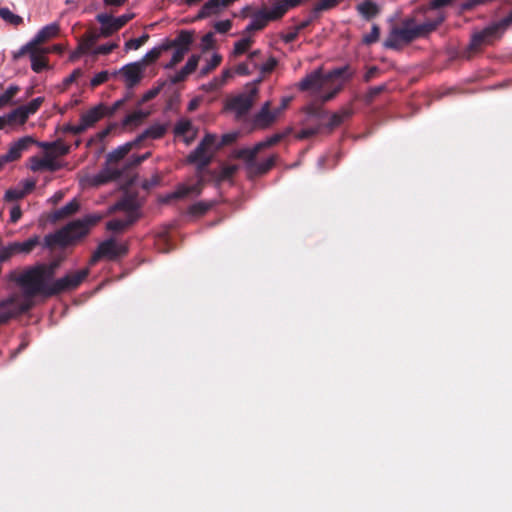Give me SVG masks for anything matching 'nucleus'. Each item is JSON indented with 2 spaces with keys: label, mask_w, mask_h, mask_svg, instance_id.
<instances>
[{
  "label": "nucleus",
  "mask_w": 512,
  "mask_h": 512,
  "mask_svg": "<svg viewBox=\"0 0 512 512\" xmlns=\"http://www.w3.org/2000/svg\"><path fill=\"white\" fill-rule=\"evenodd\" d=\"M45 268L38 266H30L23 271L12 270L7 275L10 282L18 285L25 296V300L31 301V298L37 295L51 297V283L44 276Z\"/></svg>",
  "instance_id": "obj_1"
},
{
  "label": "nucleus",
  "mask_w": 512,
  "mask_h": 512,
  "mask_svg": "<svg viewBox=\"0 0 512 512\" xmlns=\"http://www.w3.org/2000/svg\"><path fill=\"white\" fill-rule=\"evenodd\" d=\"M101 219L98 215H88L83 219L71 221L63 228L45 236L44 245L47 248L56 246L66 247L88 234L89 229Z\"/></svg>",
  "instance_id": "obj_2"
},
{
  "label": "nucleus",
  "mask_w": 512,
  "mask_h": 512,
  "mask_svg": "<svg viewBox=\"0 0 512 512\" xmlns=\"http://www.w3.org/2000/svg\"><path fill=\"white\" fill-rule=\"evenodd\" d=\"M444 20V13L439 11L433 17L427 16L426 20L421 24H416L413 18H408L403 22L402 27L397 28V33L403 43H410L436 30Z\"/></svg>",
  "instance_id": "obj_3"
},
{
  "label": "nucleus",
  "mask_w": 512,
  "mask_h": 512,
  "mask_svg": "<svg viewBox=\"0 0 512 512\" xmlns=\"http://www.w3.org/2000/svg\"><path fill=\"white\" fill-rule=\"evenodd\" d=\"M136 146L138 145L136 144L135 140H133L117 147L108 153L107 165L97 175L94 176L93 183L98 186L119 179L122 175V171L116 167H113L112 164L122 160L132 150V148Z\"/></svg>",
  "instance_id": "obj_4"
},
{
  "label": "nucleus",
  "mask_w": 512,
  "mask_h": 512,
  "mask_svg": "<svg viewBox=\"0 0 512 512\" xmlns=\"http://www.w3.org/2000/svg\"><path fill=\"white\" fill-rule=\"evenodd\" d=\"M194 36V31L181 30L174 39L166 38L162 41V49L165 52L174 49L171 60L165 65L166 69L174 68L184 59L185 55L191 50Z\"/></svg>",
  "instance_id": "obj_5"
},
{
  "label": "nucleus",
  "mask_w": 512,
  "mask_h": 512,
  "mask_svg": "<svg viewBox=\"0 0 512 512\" xmlns=\"http://www.w3.org/2000/svg\"><path fill=\"white\" fill-rule=\"evenodd\" d=\"M352 75L353 72L350 71V67L348 65L336 68L327 73L326 75H323L321 70L318 69L312 72L311 74L307 75L305 78H303L299 82L298 88L301 91L320 90L326 85V83L335 78H342L344 80H348L352 77Z\"/></svg>",
  "instance_id": "obj_6"
},
{
  "label": "nucleus",
  "mask_w": 512,
  "mask_h": 512,
  "mask_svg": "<svg viewBox=\"0 0 512 512\" xmlns=\"http://www.w3.org/2000/svg\"><path fill=\"white\" fill-rule=\"evenodd\" d=\"M128 247L126 244H118L114 239H107L101 242L96 251L92 254L89 265L93 266L103 258L108 260H116L126 255Z\"/></svg>",
  "instance_id": "obj_7"
},
{
  "label": "nucleus",
  "mask_w": 512,
  "mask_h": 512,
  "mask_svg": "<svg viewBox=\"0 0 512 512\" xmlns=\"http://www.w3.org/2000/svg\"><path fill=\"white\" fill-rule=\"evenodd\" d=\"M89 275V268L71 272L51 283V296L61 294L65 291H71L80 286V284Z\"/></svg>",
  "instance_id": "obj_8"
},
{
  "label": "nucleus",
  "mask_w": 512,
  "mask_h": 512,
  "mask_svg": "<svg viewBox=\"0 0 512 512\" xmlns=\"http://www.w3.org/2000/svg\"><path fill=\"white\" fill-rule=\"evenodd\" d=\"M31 307V301H20L16 296H11L0 301V325L7 323L10 319L18 315L26 313Z\"/></svg>",
  "instance_id": "obj_9"
},
{
  "label": "nucleus",
  "mask_w": 512,
  "mask_h": 512,
  "mask_svg": "<svg viewBox=\"0 0 512 512\" xmlns=\"http://www.w3.org/2000/svg\"><path fill=\"white\" fill-rule=\"evenodd\" d=\"M501 35V32L494 23L483 30L474 33L467 49V58H470L473 54L479 52L484 45L490 44L493 40L500 38Z\"/></svg>",
  "instance_id": "obj_10"
},
{
  "label": "nucleus",
  "mask_w": 512,
  "mask_h": 512,
  "mask_svg": "<svg viewBox=\"0 0 512 512\" xmlns=\"http://www.w3.org/2000/svg\"><path fill=\"white\" fill-rule=\"evenodd\" d=\"M258 93L256 83L247 86V91L235 96L227 103V108L234 111L237 117H242L251 109Z\"/></svg>",
  "instance_id": "obj_11"
},
{
  "label": "nucleus",
  "mask_w": 512,
  "mask_h": 512,
  "mask_svg": "<svg viewBox=\"0 0 512 512\" xmlns=\"http://www.w3.org/2000/svg\"><path fill=\"white\" fill-rule=\"evenodd\" d=\"M217 136L215 134L207 133L198 146L188 155L187 162H195L199 160L210 159L212 156L208 153V150L215 146Z\"/></svg>",
  "instance_id": "obj_12"
},
{
  "label": "nucleus",
  "mask_w": 512,
  "mask_h": 512,
  "mask_svg": "<svg viewBox=\"0 0 512 512\" xmlns=\"http://www.w3.org/2000/svg\"><path fill=\"white\" fill-rule=\"evenodd\" d=\"M279 115V110H270V102L267 101L263 104L260 111L256 113L253 117L252 124L255 129H265L271 126L277 116Z\"/></svg>",
  "instance_id": "obj_13"
},
{
  "label": "nucleus",
  "mask_w": 512,
  "mask_h": 512,
  "mask_svg": "<svg viewBox=\"0 0 512 512\" xmlns=\"http://www.w3.org/2000/svg\"><path fill=\"white\" fill-rule=\"evenodd\" d=\"M33 144H38L33 137L24 136L10 145L5 156L9 162L17 161L21 158L23 152L27 151Z\"/></svg>",
  "instance_id": "obj_14"
},
{
  "label": "nucleus",
  "mask_w": 512,
  "mask_h": 512,
  "mask_svg": "<svg viewBox=\"0 0 512 512\" xmlns=\"http://www.w3.org/2000/svg\"><path fill=\"white\" fill-rule=\"evenodd\" d=\"M108 107L104 104H99L88 111L82 113L80 117V122L87 130L89 127H92L95 123L101 120L104 116L107 115Z\"/></svg>",
  "instance_id": "obj_15"
},
{
  "label": "nucleus",
  "mask_w": 512,
  "mask_h": 512,
  "mask_svg": "<svg viewBox=\"0 0 512 512\" xmlns=\"http://www.w3.org/2000/svg\"><path fill=\"white\" fill-rule=\"evenodd\" d=\"M121 73L125 78L127 88L131 89L142 79V64L140 62L127 64L121 69Z\"/></svg>",
  "instance_id": "obj_16"
},
{
  "label": "nucleus",
  "mask_w": 512,
  "mask_h": 512,
  "mask_svg": "<svg viewBox=\"0 0 512 512\" xmlns=\"http://www.w3.org/2000/svg\"><path fill=\"white\" fill-rule=\"evenodd\" d=\"M205 182V177H200V179L197 178L196 183L192 185H180L168 196V199H181L188 196L189 194L199 195L203 190Z\"/></svg>",
  "instance_id": "obj_17"
},
{
  "label": "nucleus",
  "mask_w": 512,
  "mask_h": 512,
  "mask_svg": "<svg viewBox=\"0 0 512 512\" xmlns=\"http://www.w3.org/2000/svg\"><path fill=\"white\" fill-rule=\"evenodd\" d=\"M97 22L101 25V35L103 38L112 36L114 33L120 30L118 27L115 17L107 13H100L96 16Z\"/></svg>",
  "instance_id": "obj_18"
},
{
  "label": "nucleus",
  "mask_w": 512,
  "mask_h": 512,
  "mask_svg": "<svg viewBox=\"0 0 512 512\" xmlns=\"http://www.w3.org/2000/svg\"><path fill=\"white\" fill-rule=\"evenodd\" d=\"M168 125L156 123L149 126L146 130H144L140 135H138L134 140L137 145L143 142L146 139H161L167 132Z\"/></svg>",
  "instance_id": "obj_19"
},
{
  "label": "nucleus",
  "mask_w": 512,
  "mask_h": 512,
  "mask_svg": "<svg viewBox=\"0 0 512 512\" xmlns=\"http://www.w3.org/2000/svg\"><path fill=\"white\" fill-rule=\"evenodd\" d=\"M115 210L124 211L127 218H133V221H137L140 217L139 205L136 200L132 198H123L114 205Z\"/></svg>",
  "instance_id": "obj_20"
},
{
  "label": "nucleus",
  "mask_w": 512,
  "mask_h": 512,
  "mask_svg": "<svg viewBox=\"0 0 512 512\" xmlns=\"http://www.w3.org/2000/svg\"><path fill=\"white\" fill-rule=\"evenodd\" d=\"M40 243V237L35 235L24 242H10L11 250L13 251V255H28L30 254L36 246Z\"/></svg>",
  "instance_id": "obj_21"
},
{
  "label": "nucleus",
  "mask_w": 512,
  "mask_h": 512,
  "mask_svg": "<svg viewBox=\"0 0 512 512\" xmlns=\"http://www.w3.org/2000/svg\"><path fill=\"white\" fill-rule=\"evenodd\" d=\"M199 61H200V55L193 54L188 59L185 66L180 71L175 73V75H173L171 77V79H170L171 82L173 84H177V83L184 81L187 78V76H189L191 73H193L196 70Z\"/></svg>",
  "instance_id": "obj_22"
},
{
  "label": "nucleus",
  "mask_w": 512,
  "mask_h": 512,
  "mask_svg": "<svg viewBox=\"0 0 512 512\" xmlns=\"http://www.w3.org/2000/svg\"><path fill=\"white\" fill-rule=\"evenodd\" d=\"M30 168L35 172L41 170H49L54 172L60 168V165L54 160L53 157L47 154L44 158H39L37 156L32 157Z\"/></svg>",
  "instance_id": "obj_23"
},
{
  "label": "nucleus",
  "mask_w": 512,
  "mask_h": 512,
  "mask_svg": "<svg viewBox=\"0 0 512 512\" xmlns=\"http://www.w3.org/2000/svg\"><path fill=\"white\" fill-rule=\"evenodd\" d=\"M59 31V25L57 23H51L40 29L32 40L36 44V46H38L56 37Z\"/></svg>",
  "instance_id": "obj_24"
},
{
  "label": "nucleus",
  "mask_w": 512,
  "mask_h": 512,
  "mask_svg": "<svg viewBox=\"0 0 512 512\" xmlns=\"http://www.w3.org/2000/svg\"><path fill=\"white\" fill-rule=\"evenodd\" d=\"M230 4L226 0H208L200 9L198 18H207L213 14H217L221 8L228 7Z\"/></svg>",
  "instance_id": "obj_25"
},
{
  "label": "nucleus",
  "mask_w": 512,
  "mask_h": 512,
  "mask_svg": "<svg viewBox=\"0 0 512 512\" xmlns=\"http://www.w3.org/2000/svg\"><path fill=\"white\" fill-rule=\"evenodd\" d=\"M353 110L350 107L342 108L340 111L335 112L331 115L329 122L326 124L327 128L333 130L340 126L346 119L351 117Z\"/></svg>",
  "instance_id": "obj_26"
},
{
  "label": "nucleus",
  "mask_w": 512,
  "mask_h": 512,
  "mask_svg": "<svg viewBox=\"0 0 512 512\" xmlns=\"http://www.w3.org/2000/svg\"><path fill=\"white\" fill-rule=\"evenodd\" d=\"M357 11L367 20H371L379 13L378 5L371 1L365 0L357 6Z\"/></svg>",
  "instance_id": "obj_27"
},
{
  "label": "nucleus",
  "mask_w": 512,
  "mask_h": 512,
  "mask_svg": "<svg viewBox=\"0 0 512 512\" xmlns=\"http://www.w3.org/2000/svg\"><path fill=\"white\" fill-rule=\"evenodd\" d=\"M80 208V204L77 199H73L70 202H68L66 205L55 211L54 213V219L60 220L64 219L68 216L73 215L76 213Z\"/></svg>",
  "instance_id": "obj_28"
},
{
  "label": "nucleus",
  "mask_w": 512,
  "mask_h": 512,
  "mask_svg": "<svg viewBox=\"0 0 512 512\" xmlns=\"http://www.w3.org/2000/svg\"><path fill=\"white\" fill-rule=\"evenodd\" d=\"M40 147L47 151H52L56 155H66L69 153L70 147L68 145L63 144L61 141H55L52 143L49 142H41L38 143Z\"/></svg>",
  "instance_id": "obj_29"
},
{
  "label": "nucleus",
  "mask_w": 512,
  "mask_h": 512,
  "mask_svg": "<svg viewBox=\"0 0 512 512\" xmlns=\"http://www.w3.org/2000/svg\"><path fill=\"white\" fill-rule=\"evenodd\" d=\"M133 218L129 219L124 217L123 219L117 218L107 222L106 228L110 231L121 232L134 224Z\"/></svg>",
  "instance_id": "obj_30"
},
{
  "label": "nucleus",
  "mask_w": 512,
  "mask_h": 512,
  "mask_svg": "<svg viewBox=\"0 0 512 512\" xmlns=\"http://www.w3.org/2000/svg\"><path fill=\"white\" fill-rule=\"evenodd\" d=\"M259 152H260V149H258V144H256L252 149L242 148V149L237 150L235 152V156L239 159H243L250 166H253L255 158Z\"/></svg>",
  "instance_id": "obj_31"
},
{
  "label": "nucleus",
  "mask_w": 512,
  "mask_h": 512,
  "mask_svg": "<svg viewBox=\"0 0 512 512\" xmlns=\"http://www.w3.org/2000/svg\"><path fill=\"white\" fill-rule=\"evenodd\" d=\"M30 59L31 68L34 72L40 73L44 69L48 68V59L45 56L39 54L37 48L30 56Z\"/></svg>",
  "instance_id": "obj_32"
},
{
  "label": "nucleus",
  "mask_w": 512,
  "mask_h": 512,
  "mask_svg": "<svg viewBox=\"0 0 512 512\" xmlns=\"http://www.w3.org/2000/svg\"><path fill=\"white\" fill-rule=\"evenodd\" d=\"M149 115L148 112H144L142 110H136L130 114H128L124 120L123 125L124 126H137L139 125L147 116Z\"/></svg>",
  "instance_id": "obj_33"
},
{
  "label": "nucleus",
  "mask_w": 512,
  "mask_h": 512,
  "mask_svg": "<svg viewBox=\"0 0 512 512\" xmlns=\"http://www.w3.org/2000/svg\"><path fill=\"white\" fill-rule=\"evenodd\" d=\"M0 18L15 27L23 23V18L21 16L14 14L9 8L6 7L0 8Z\"/></svg>",
  "instance_id": "obj_34"
},
{
  "label": "nucleus",
  "mask_w": 512,
  "mask_h": 512,
  "mask_svg": "<svg viewBox=\"0 0 512 512\" xmlns=\"http://www.w3.org/2000/svg\"><path fill=\"white\" fill-rule=\"evenodd\" d=\"M7 123L11 124L14 122H18L19 124H24L28 117L27 114L24 111V108L22 106L12 110L10 113H8L5 116Z\"/></svg>",
  "instance_id": "obj_35"
},
{
  "label": "nucleus",
  "mask_w": 512,
  "mask_h": 512,
  "mask_svg": "<svg viewBox=\"0 0 512 512\" xmlns=\"http://www.w3.org/2000/svg\"><path fill=\"white\" fill-rule=\"evenodd\" d=\"M214 203L213 202H204L200 201L197 203H194L189 207V213L193 216H202L206 212H208L212 207Z\"/></svg>",
  "instance_id": "obj_36"
},
{
  "label": "nucleus",
  "mask_w": 512,
  "mask_h": 512,
  "mask_svg": "<svg viewBox=\"0 0 512 512\" xmlns=\"http://www.w3.org/2000/svg\"><path fill=\"white\" fill-rule=\"evenodd\" d=\"M222 62V56L218 53L213 54L210 61L201 68L200 76H206L216 69Z\"/></svg>",
  "instance_id": "obj_37"
},
{
  "label": "nucleus",
  "mask_w": 512,
  "mask_h": 512,
  "mask_svg": "<svg viewBox=\"0 0 512 512\" xmlns=\"http://www.w3.org/2000/svg\"><path fill=\"white\" fill-rule=\"evenodd\" d=\"M165 52V50L162 49V43L158 46L152 48L149 50L143 57L142 62L146 65L154 63L159 59L161 54Z\"/></svg>",
  "instance_id": "obj_38"
},
{
  "label": "nucleus",
  "mask_w": 512,
  "mask_h": 512,
  "mask_svg": "<svg viewBox=\"0 0 512 512\" xmlns=\"http://www.w3.org/2000/svg\"><path fill=\"white\" fill-rule=\"evenodd\" d=\"M339 3V0H318L312 9L313 16H317L322 11L329 10L335 7Z\"/></svg>",
  "instance_id": "obj_39"
},
{
  "label": "nucleus",
  "mask_w": 512,
  "mask_h": 512,
  "mask_svg": "<svg viewBox=\"0 0 512 512\" xmlns=\"http://www.w3.org/2000/svg\"><path fill=\"white\" fill-rule=\"evenodd\" d=\"M278 65V60L274 56H270L263 64L255 63V68L259 69L261 74L266 75L271 73Z\"/></svg>",
  "instance_id": "obj_40"
},
{
  "label": "nucleus",
  "mask_w": 512,
  "mask_h": 512,
  "mask_svg": "<svg viewBox=\"0 0 512 512\" xmlns=\"http://www.w3.org/2000/svg\"><path fill=\"white\" fill-rule=\"evenodd\" d=\"M253 40L250 37L240 39L234 44V55L239 56L244 54L252 45Z\"/></svg>",
  "instance_id": "obj_41"
},
{
  "label": "nucleus",
  "mask_w": 512,
  "mask_h": 512,
  "mask_svg": "<svg viewBox=\"0 0 512 512\" xmlns=\"http://www.w3.org/2000/svg\"><path fill=\"white\" fill-rule=\"evenodd\" d=\"M275 161H276V157L270 156L269 158H267L266 160H264L258 164L254 163L253 166H255L257 174L262 175L272 169V167L275 165Z\"/></svg>",
  "instance_id": "obj_42"
},
{
  "label": "nucleus",
  "mask_w": 512,
  "mask_h": 512,
  "mask_svg": "<svg viewBox=\"0 0 512 512\" xmlns=\"http://www.w3.org/2000/svg\"><path fill=\"white\" fill-rule=\"evenodd\" d=\"M43 102H44L43 97H37V98L33 99L32 101H30L28 104L22 105L25 113L27 114V117H29L32 114H35L39 110V108L41 107Z\"/></svg>",
  "instance_id": "obj_43"
},
{
  "label": "nucleus",
  "mask_w": 512,
  "mask_h": 512,
  "mask_svg": "<svg viewBox=\"0 0 512 512\" xmlns=\"http://www.w3.org/2000/svg\"><path fill=\"white\" fill-rule=\"evenodd\" d=\"M36 48V44L33 42V40H31L24 46H22L17 52H14L13 59L18 60L26 54H29V56H31L32 53L36 50Z\"/></svg>",
  "instance_id": "obj_44"
},
{
  "label": "nucleus",
  "mask_w": 512,
  "mask_h": 512,
  "mask_svg": "<svg viewBox=\"0 0 512 512\" xmlns=\"http://www.w3.org/2000/svg\"><path fill=\"white\" fill-rule=\"evenodd\" d=\"M403 43L400 39V36L397 33V28H394L388 38L385 40V47L391 48V49H397L399 48L400 44Z\"/></svg>",
  "instance_id": "obj_45"
},
{
  "label": "nucleus",
  "mask_w": 512,
  "mask_h": 512,
  "mask_svg": "<svg viewBox=\"0 0 512 512\" xmlns=\"http://www.w3.org/2000/svg\"><path fill=\"white\" fill-rule=\"evenodd\" d=\"M233 74H234V71H232L231 69L223 70L220 77L213 79L211 86L213 88H219V87L223 86L229 79H231L233 77Z\"/></svg>",
  "instance_id": "obj_46"
},
{
  "label": "nucleus",
  "mask_w": 512,
  "mask_h": 512,
  "mask_svg": "<svg viewBox=\"0 0 512 512\" xmlns=\"http://www.w3.org/2000/svg\"><path fill=\"white\" fill-rule=\"evenodd\" d=\"M215 46V38H214V33L213 32H208L206 33L202 38H201V44H200V47H201V50L202 52H207L211 49H213Z\"/></svg>",
  "instance_id": "obj_47"
},
{
  "label": "nucleus",
  "mask_w": 512,
  "mask_h": 512,
  "mask_svg": "<svg viewBox=\"0 0 512 512\" xmlns=\"http://www.w3.org/2000/svg\"><path fill=\"white\" fill-rule=\"evenodd\" d=\"M379 36H380V28L378 25L373 24L370 33L366 34L363 37L362 42L366 45H371L378 41Z\"/></svg>",
  "instance_id": "obj_48"
},
{
  "label": "nucleus",
  "mask_w": 512,
  "mask_h": 512,
  "mask_svg": "<svg viewBox=\"0 0 512 512\" xmlns=\"http://www.w3.org/2000/svg\"><path fill=\"white\" fill-rule=\"evenodd\" d=\"M148 39H149V35L145 33L142 36H140L139 38H133V39L128 40L125 43V48L126 49L137 50L142 45H144L148 41Z\"/></svg>",
  "instance_id": "obj_49"
},
{
  "label": "nucleus",
  "mask_w": 512,
  "mask_h": 512,
  "mask_svg": "<svg viewBox=\"0 0 512 512\" xmlns=\"http://www.w3.org/2000/svg\"><path fill=\"white\" fill-rule=\"evenodd\" d=\"M27 195V190L22 189H8L5 192L4 199L5 201L11 202L24 198Z\"/></svg>",
  "instance_id": "obj_50"
},
{
  "label": "nucleus",
  "mask_w": 512,
  "mask_h": 512,
  "mask_svg": "<svg viewBox=\"0 0 512 512\" xmlns=\"http://www.w3.org/2000/svg\"><path fill=\"white\" fill-rule=\"evenodd\" d=\"M238 137H239V132H230V133L223 134L220 142L218 144H215V147L217 149H220L224 146L230 145V144L236 142Z\"/></svg>",
  "instance_id": "obj_51"
},
{
  "label": "nucleus",
  "mask_w": 512,
  "mask_h": 512,
  "mask_svg": "<svg viewBox=\"0 0 512 512\" xmlns=\"http://www.w3.org/2000/svg\"><path fill=\"white\" fill-rule=\"evenodd\" d=\"M282 138H283L282 134H274V135L268 137L267 139H265L264 141L257 143L258 149H260V151H261L265 148L274 146L277 143H279L282 140Z\"/></svg>",
  "instance_id": "obj_52"
},
{
  "label": "nucleus",
  "mask_w": 512,
  "mask_h": 512,
  "mask_svg": "<svg viewBox=\"0 0 512 512\" xmlns=\"http://www.w3.org/2000/svg\"><path fill=\"white\" fill-rule=\"evenodd\" d=\"M20 88L17 85H11L8 89L0 94V100L4 105L8 104L11 99L19 92Z\"/></svg>",
  "instance_id": "obj_53"
},
{
  "label": "nucleus",
  "mask_w": 512,
  "mask_h": 512,
  "mask_svg": "<svg viewBox=\"0 0 512 512\" xmlns=\"http://www.w3.org/2000/svg\"><path fill=\"white\" fill-rule=\"evenodd\" d=\"M165 83H162L158 85L157 87H153L152 89L148 90L146 93L143 94L141 100L139 101V104H143L145 102H148L152 99H154L163 89Z\"/></svg>",
  "instance_id": "obj_54"
},
{
  "label": "nucleus",
  "mask_w": 512,
  "mask_h": 512,
  "mask_svg": "<svg viewBox=\"0 0 512 512\" xmlns=\"http://www.w3.org/2000/svg\"><path fill=\"white\" fill-rule=\"evenodd\" d=\"M118 47L117 43L103 44L96 47L92 53L94 55H108Z\"/></svg>",
  "instance_id": "obj_55"
},
{
  "label": "nucleus",
  "mask_w": 512,
  "mask_h": 512,
  "mask_svg": "<svg viewBox=\"0 0 512 512\" xmlns=\"http://www.w3.org/2000/svg\"><path fill=\"white\" fill-rule=\"evenodd\" d=\"M192 128V124L189 120H180L177 122L174 128V133L176 135H184L189 132Z\"/></svg>",
  "instance_id": "obj_56"
},
{
  "label": "nucleus",
  "mask_w": 512,
  "mask_h": 512,
  "mask_svg": "<svg viewBox=\"0 0 512 512\" xmlns=\"http://www.w3.org/2000/svg\"><path fill=\"white\" fill-rule=\"evenodd\" d=\"M210 162H211L210 159L190 162L191 164H195L196 165V176H197L198 179H200V177H204V172L207 171V167L210 164Z\"/></svg>",
  "instance_id": "obj_57"
},
{
  "label": "nucleus",
  "mask_w": 512,
  "mask_h": 512,
  "mask_svg": "<svg viewBox=\"0 0 512 512\" xmlns=\"http://www.w3.org/2000/svg\"><path fill=\"white\" fill-rule=\"evenodd\" d=\"M109 78V73L107 71H101L97 73L90 81V85L92 88H95L103 83H105Z\"/></svg>",
  "instance_id": "obj_58"
},
{
  "label": "nucleus",
  "mask_w": 512,
  "mask_h": 512,
  "mask_svg": "<svg viewBox=\"0 0 512 512\" xmlns=\"http://www.w3.org/2000/svg\"><path fill=\"white\" fill-rule=\"evenodd\" d=\"M494 24L497 26L501 34H503V32L512 25V10L508 13L507 16L498 22H495Z\"/></svg>",
  "instance_id": "obj_59"
},
{
  "label": "nucleus",
  "mask_w": 512,
  "mask_h": 512,
  "mask_svg": "<svg viewBox=\"0 0 512 512\" xmlns=\"http://www.w3.org/2000/svg\"><path fill=\"white\" fill-rule=\"evenodd\" d=\"M37 265L45 268L44 276L47 279V281L49 282L54 277L55 270L57 269L59 264H58V262H52L50 264H37Z\"/></svg>",
  "instance_id": "obj_60"
},
{
  "label": "nucleus",
  "mask_w": 512,
  "mask_h": 512,
  "mask_svg": "<svg viewBox=\"0 0 512 512\" xmlns=\"http://www.w3.org/2000/svg\"><path fill=\"white\" fill-rule=\"evenodd\" d=\"M232 27V22L230 20H222L218 21L214 24V29L218 33H227Z\"/></svg>",
  "instance_id": "obj_61"
},
{
  "label": "nucleus",
  "mask_w": 512,
  "mask_h": 512,
  "mask_svg": "<svg viewBox=\"0 0 512 512\" xmlns=\"http://www.w3.org/2000/svg\"><path fill=\"white\" fill-rule=\"evenodd\" d=\"M83 75V71L80 68L73 70V72L63 80L64 87H67L74 83L78 78Z\"/></svg>",
  "instance_id": "obj_62"
},
{
  "label": "nucleus",
  "mask_w": 512,
  "mask_h": 512,
  "mask_svg": "<svg viewBox=\"0 0 512 512\" xmlns=\"http://www.w3.org/2000/svg\"><path fill=\"white\" fill-rule=\"evenodd\" d=\"M63 130L66 133H71L74 135H79V134L83 133L84 131H86V129L84 128V126L82 125L81 122L78 125L67 124L64 126Z\"/></svg>",
  "instance_id": "obj_63"
},
{
  "label": "nucleus",
  "mask_w": 512,
  "mask_h": 512,
  "mask_svg": "<svg viewBox=\"0 0 512 512\" xmlns=\"http://www.w3.org/2000/svg\"><path fill=\"white\" fill-rule=\"evenodd\" d=\"M85 38H87V40L92 43L93 45L100 39V38H103L102 35H101V28L99 29V31L95 30V29H90L88 30L84 35H83Z\"/></svg>",
  "instance_id": "obj_64"
}]
</instances>
